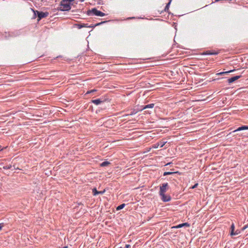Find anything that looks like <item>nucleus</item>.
Instances as JSON below:
<instances>
[{
	"instance_id": "obj_22",
	"label": "nucleus",
	"mask_w": 248,
	"mask_h": 248,
	"mask_svg": "<svg viewBox=\"0 0 248 248\" xmlns=\"http://www.w3.org/2000/svg\"><path fill=\"white\" fill-rule=\"evenodd\" d=\"M96 90H91L90 91H88L87 93H93V92H95Z\"/></svg>"
},
{
	"instance_id": "obj_5",
	"label": "nucleus",
	"mask_w": 248,
	"mask_h": 248,
	"mask_svg": "<svg viewBox=\"0 0 248 248\" xmlns=\"http://www.w3.org/2000/svg\"><path fill=\"white\" fill-rule=\"evenodd\" d=\"M167 187H168V184L167 183L163 184L160 187L159 194L165 193L167 191Z\"/></svg>"
},
{
	"instance_id": "obj_30",
	"label": "nucleus",
	"mask_w": 248,
	"mask_h": 248,
	"mask_svg": "<svg viewBox=\"0 0 248 248\" xmlns=\"http://www.w3.org/2000/svg\"><path fill=\"white\" fill-rule=\"evenodd\" d=\"M3 149L1 148V146H0V151H1Z\"/></svg>"
},
{
	"instance_id": "obj_7",
	"label": "nucleus",
	"mask_w": 248,
	"mask_h": 248,
	"mask_svg": "<svg viewBox=\"0 0 248 248\" xmlns=\"http://www.w3.org/2000/svg\"><path fill=\"white\" fill-rule=\"evenodd\" d=\"M161 197V199L164 202H168L170 200V197L169 196L166 195L165 193L160 194Z\"/></svg>"
},
{
	"instance_id": "obj_23",
	"label": "nucleus",
	"mask_w": 248,
	"mask_h": 248,
	"mask_svg": "<svg viewBox=\"0 0 248 248\" xmlns=\"http://www.w3.org/2000/svg\"><path fill=\"white\" fill-rule=\"evenodd\" d=\"M198 185V184H195L193 186H192L191 187V188L192 189L195 188V187H196Z\"/></svg>"
},
{
	"instance_id": "obj_3",
	"label": "nucleus",
	"mask_w": 248,
	"mask_h": 248,
	"mask_svg": "<svg viewBox=\"0 0 248 248\" xmlns=\"http://www.w3.org/2000/svg\"><path fill=\"white\" fill-rule=\"evenodd\" d=\"M154 106V104H150L147 105H140V111H143L144 113H147L148 114L150 113V110H145L146 109H152Z\"/></svg>"
},
{
	"instance_id": "obj_18",
	"label": "nucleus",
	"mask_w": 248,
	"mask_h": 248,
	"mask_svg": "<svg viewBox=\"0 0 248 248\" xmlns=\"http://www.w3.org/2000/svg\"><path fill=\"white\" fill-rule=\"evenodd\" d=\"M206 55H216L217 52H210V51H206L205 53Z\"/></svg>"
},
{
	"instance_id": "obj_16",
	"label": "nucleus",
	"mask_w": 248,
	"mask_h": 248,
	"mask_svg": "<svg viewBox=\"0 0 248 248\" xmlns=\"http://www.w3.org/2000/svg\"><path fill=\"white\" fill-rule=\"evenodd\" d=\"M124 206H125V204L124 203L120 205L119 206H118L116 208V210H121V209H123Z\"/></svg>"
},
{
	"instance_id": "obj_6",
	"label": "nucleus",
	"mask_w": 248,
	"mask_h": 248,
	"mask_svg": "<svg viewBox=\"0 0 248 248\" xmlns=\"http://www.w3.org/2000/svg\"><path fill=\"white\" fill-rule=\"evenodd\" d=\"M167 143V141H164V140H161L158 142H157V143L155 144L154 146V147L155 148H158V147H160V148L163 147L164 146V145Z\"/></svg>"
},
{
	"instance_id": "obj_4",
	"label": "nucleus",
	"mask_w": 248,
	"mask_h": 248,
	"mask_svg": "<svg viewBox=\"0 0 248 248\" xmlns=\"http://www.w3.org/2000/svg\"><path fill=\"white\" fill-rule=\"evenodd\" d=\"M91 12H92L93 15L99 16H105V14L97 10L95 8H93L91 11Z\"/></svg>"
},
{
	"instance_id": "obj_14",
	"label": "nucleus",
	"mask_w": 248,
	"mask_h": 248,
	"mask_svg": "<svg viewBox=\"0 0 248 248\" xmlns=\"http://www.w3.org/2000/svg\"><path fill=\"white\" fill-rule=\"evenodd\" d=\"M110 164V163L108 161H104L103 162H102L101 164H100V166L101 167H105V166H108V165H109Z\"/></svg>"
},
{
	"instance_id": "obj_25",
	"label": "nucleus",
	"mask_w": 248,
	"mask_h": 248,
	"mask_svg": "<svg viewBox=\"0 0 248 248\" xmlns=\"http://www.w3.org/2000/svg\"><path fill=\"white\" fill-rule=\"evenodd\" d=\"M248 227V225H246V226H245L242 228V230H245V229H246Z\"/></svg>"
},
{
	"instance_id": "obj_9",
	"label": "nucleus",
	"mask_w": 248,
	"mask_h": 248,
	"mask_svg": "<svg viewBox=\"0 0 248 248\" xmlns=\"http://www.w3.org/2000/svg\"><path fill=\"white\" fill-rule=\"evenodd\" d=\"M243 130H248V126L243 125L241 127H239L237 129L234 130L233 132H235L236 131H239Z\"/></svg>"
},
{
	"instance_id": "obj_17",
	"label": "nucleus",
	"mask_w": 248,
	"mask_h": 248,
	"mask_svg": "<svg viewBox=\"0 0 248 248\" xmlns=\"http://www.w3.org/2000/svg\"><path fill=\"white\" fill-rule=\"evenodd\" d=\"M232 71H233V70H230L229 71L224 72H220L219 73H218L217 75H224L225 74H228V73H231Z\"/></svg>"
},
{
	"instance_id": "obj_26",
	"label": "nucleus",
	"mask_w": 248,
	"mask_h": 248,
	"mask_svg": "<svg viewBox=\"0 0 248 248\" xmlns=\"http://www.w3.org/2000/svg\"><path fill=\"white\" fill-rule=\"evenodd\" d=\"M103 22H101V23H97L94 26H98L100 24H101Z\"/></svg>"
},
{
	"instance_id": "obj_12",
	"label": "nucleus",
	"mask_w": 248,
	"mask_h": 248,
	"mask_svg": "<svg viewBox=\"0 0 248 248\" xmlns=\"http://www.w3.org/2000/svg\"><path fill=\"white\" fill-rule=\"evenodd\" d=\"M189 226V224L187 223H182V224H179L175 227H174V228H181L183 226Z\"/></svg>"
},
{
	"instance_id": "obj_28",
	"label": "nucleus",
	"mask_w": 248,
	"mask_h": 248,
	"mask_svg": "<svg viewBox=\"0 0 248 248\" xmlns=\"http://www.w3.org/2000/svg\"><path fill=\"white\" fill-rule=\"evenodd\" d=\"M129 246H129V245H126V247L127 248H128Z\"/></svg>"
},
{
	"instance_id": "obj_10",
	"label": "nucleus",
	"mask_w": 248,
	"mask_h": 248,
	"mask_svg": "<svg viewBox=\"0 0 248 248\" xmlns=\"http://www.w3.org/2000/svg\"><path fill=\"white\" fill-rule=\"evenodd\" d=\"M77 26H78V29H81V28H83V27L93 28V27H94L93 26H88L87 24H78Z\"/></svg>"
},
{
	"instance_id": "obj_21",
	"label": "nucleus",
	"mask_w": 248,
	"mask_h": 248,
	"mask_svg": "<svg viewBox=\"0 0 248 248\" xmlns=\"http://www.w3.org/2000/svg\"><path fill=\"white\" fill-rule=\"evenodd\" d=\"M171 173H172V172H165L164 173V175L165 176V175H167L170 174Z\"/></svg>"
},
{
	"instance_id": "obj_13",
	"label": "nucleus",
	"mask_w": 248,
	"mask_h": 248,
	"mask_svg": "<svg viewBox=\"0 0 248 248\" xmlns=\"http://www.w3.org/2000/svg\"><path fill=\"white\" fill-rule=\"evenodd\" d=\"M231 235L232 236L233 235V233L234 232V225L233 223H232L231 227Z\"/></svg>"
},
{
	"instance_id": "obj_24",
	"label": "nucleus",
	"mask_w": 248,
	"mask_h": 248,
	"mask_svg": "<svg viewBox=\"0 0 248 248\" xmlns=\"http://www.w3.org/2000/svg\"><path fill=\"white\" fill-rule=\"evenodd\" d=\"M3 226L4 225L3 223H0V231L1 230Z\"/></svg>"
},
{
	"instance_id": "obj_2",
	"label": "nucleus",
	"mask_w": 248,
	"mask_h": 248,
	"mask_svg": "<svg viewBox=\"0 0 248 248\" xmlns=\"http://www.w3.org/2000/svg\"><path fill=\"white\" fill-rule=\"evenodd\" d=\"M33 11L35 15H37V16L38 18V21L41 20L43 18L47 17L48 15V13H47V12L44 13L43 12H39L38 11H35V10H33Z\"/></svg>"
},
{
	"instance_id": "obj_15",
	"label": "nucleus",
	"mask_w": 248,
	"mask_h": 248,
	"mask_svg": "<svg viewBox=\"0 0 248 248\" xmlns=\"http://www.w3.org/2000/svg\"><path fill=\"white\" fill-rule=\"evenodd\" d=\"M171 0H170V1L168 2V3L166 6V7L165 8V11L167 12V11H168V10L169 9V6H170V4L171 3Z\"/></svg>"
},
{
	"instance_id": "obj_29",
	"label": "nucleus",
	"mask_w": 248,
	"mask_h": 248,
	"mask_svg": "<svg viewBox=\"0 0 248 248\" xmlns=\"http://www.w3.org/2000/svg\"><path fill=\"white\" fill-rule=\"evenodd\" d=\"M141 83H141V82H140V84H141ZM140 87H143V86H142L141 84H140Z\"/></svg>"
},
{
	"instance_id": "obj_20",
	"label": "nucleus",
	"mask_w": 248,
	"mask_h": 248,
	"mask_svg": "<svg viewBox=\"0 0 248 248\" xmlns=\"http://www.w3.org/2000/svg\"><path fill=\"white\" fill-rule=\"evenodd\" d=\"M240 233V231L239 230H236V231H235L234 232V233H233V235H237L239 233Z\"/></svg>"
},
{
	"instance_id": "obj_27",
	"label": "nucleus",
	"mask_w": 248,
	"mask_h": 248,
	"mask_svg": "<svg viewBox=\"0 0 248 248\" xmlns=\"http://www.w3.org/2000/svg\"><path fill=\"white\" fill-rule=\"evenodd\" d=\"M104 193V191H99V194H103Z\"/></svg>"
},
{
	"instance_id": "obj_19",
	"label": "nucleus",
	"mask_w": 248,
	"mask_h": 248,
	"mask_svg": "<svg viewBox=\"0 0 248 248\" xmlns=\"http://www.w3.org/2000/svg\"><path fill=\"white\" fill-rule=\"evenodd\" d=\"M93 195L95 196L97 194H99V191H98L95 188H93Z\"/></svg>"
},
{
	"instance_id": "obj_11",
	"label": "nucleus",
	"mask_w": 248,
	"mask_h": 248,
	"mask_svg": "<svg viewBox=\"0 0 248 248\" xmlns=\"http://www.w3.org/2000/svg\"><path fill=\"white\" fill-rule=\"evenodd\" d=\"M92 102L93 103V104L96 105H98L101 103L102 102V101L100 99H95V100H92Z\"/></svg>"
},
{
	"instance_id": "obj_1",
	"label": "nucleus",
	"mask_w": 248,
	"mask_h": 248,
	"mask_svg": "<svg viewBox=\"0 0 248 248\" xmlns=\"http://www.w3.org/2000/svg\"><path fill=\"white\" fill-rule=\"evenodd\" d=\"M61 11H69L71 9V2L68 0H62L59 8Z\"/></svg>"
},
{
	"instance_id": "obj_8",
	"label": "nucleus",
	"mask_w": 248,
	"mask_h": 248,
	"mask_svg": "<svg viewBox=\"0 0 248 248\" xmlns=\"http://www.w3.org/2000/svg\"><path fill=\"white\" fill-rule=\"evenodd\" d=\"M240 78V76H236L233 77H232L228 79V82L229 83H231L235 81V80L238 79Z\"/></svg>"
}]
</instances>
